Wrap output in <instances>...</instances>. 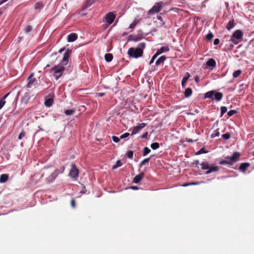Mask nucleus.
I'll use <instances>...</instances> for the list:
<instances>
[{"instance_id":"obj_1","label":"nucleus","mask_w":254,"mask_h":254,"mask_svg":"<svg viewBox=\"0 0 254 254\" xmlns=\"http://www.w3.org/2000/svg\"><path fill=\"white\" fill-rule=\"evenodd\" d=\"M146 44L144 42L140 43L138 44L137 48H130L127 51V55L130 58H138L142 56L143 50L145 48Z\"/></svg>"},{"instance_id":"obj_2","label":"nucleus","mask_w":254,"mask_h":254,"mask_svg":"<svg viewBox=\"0 0 254 254\" xmlns=\"http://www.w3.org/2000/svg\"><path fill=\"white\" fill-rule=\"evenodd\" d=\"M64 66L59 64L50 69V72L53 74L56 80L59 79L63 75L65 68Z\"/></svg>"},{"instance_id":"obj_3","label":"nucleus","mask_w":254,"mask_h":254,"mask_svg":"<svg viewBox=\"0 0 254 254\" xmlns=\"http://www.w3.org/2000/svg\"><path fill=\"white\" fill-rule=\"evenodd\" d=\"M240 157V153L237 152H234L231 157H225L224 159L221 161L219 164L221 165H232L236 162Z\"/></svg>"},{"instance_id":"obj_4","label":"nucleus","mask_w":254,"mask_h":254,"mask_svg":"<svg viewBox=\"0 0 254 254\" xmlns=\"http://www.w3.org/2000/svg\"><path fill=\"white\" fill-rule=\"evenodd\" d=\"M243 35V32L241 30H237L233 33L230 41L233 44L237 45L242 40Z\"/></svg>"},{"instance_id":"obj_5","label":"nucleus","mask_w":254,"mask_h":254,"mask_svg":"<svg viewBox=\"0 0 254 254\" xmlns=\"http://www.w3.org/2000/svg\"><path fill=\"white\" fill-rule=\"evenodd\" d=\"M164 5V3L163 1H159L156 2L153 7L148 11V13L149 15H152L157 13L161 11L162 7Z\"/></svg>"},{"instance_id":"obj_6","label":"nucleus","mask_w":254,"mask_h":254,"mask_svg":"<svg viewBox=\"0 0 254 254\" xmlns=\"http://www.w3.org/2000/svg\"><path fill=\"white\" fill-rule=\"evenodd\" d=\"M143 34L141 30H139L137 31V34L136 35H130L128 37V41H131L134 42H137L143 38Z\"/></svg>"},{"instance_id":"obj_7","label":"nucleus","mask_w":254,"mask_h":254,"mask_svg":"<svg viewBox=\"0 0 254 254\" xmlns=\"http://www.w3.org/2000/svg\"><path fill=\"white\" fill-rule=\"evenodd\" d=\"M71 168L69 173L70 177L73 179H77L78 177L79 170L76 168L74 164H71Z\"/></svg>"},{"instance_id":"obj_8","label":"nucleus","mask_w":254,"mask_h":254,"mask_svg":"<svg viewBox=\"0 0 254 254\" xmlns=\"http://www.w3.org/2000/svg\"><path fill=\"white\" fill-rule=\"evenodd\" d=\"M60 173L58 169H56L48 177L46 178L47 183H51L55 181Z\"/></svg>"},{"instance_id":"obj_9","label":"nucleus","mask_w":254,"mask_h":254,"mask_svg":"<svg viewBox=\"0 0 254 254\" xmlns=\"http://www.w3.org/2000/svg\"><path fill=\"white\" fill-rule=\"evenodd\" d=\"M28 82L26 85V87L27 88H30L32 87L33 85H36L37 80L35 77H34V74L31 73L28 78Z\"/></svg>"},{"instance_id":"obj_10","label":"nucleus","mask_w":254,"mask_h":254,"mask_svg":"<svg viewBox=\"0 0 254 254\" xmlns=\"http://www.w3.org/2000/svg\"><path fill=\"white\" fill-rule=\"evenodd\" d=\"M71 50L68 49L64 54L63 58L61 64L66 65L68 62V59L70 56Z\"/></svg>"},{"instance_id":"obj_11","label":"nucleus","mask_w":254,"mask_h":254,"mask_svg":"<svg viewBox=\"0 0 254 254\" xmlns=\"http://www.w3.org/2000/svg\"><path fill=\"white\" fill-rule=\"evenodd\" d=\"M115 18H116L115 14H114V13L112 12H110L106 14V15L105 16V20H106V22L108 24H111L113 22Z\"/></svg>"},{"instance_id":"obj_12","label":"nucleus","mask_w":254,"mask_h":254,"mask_svg":"<svg viewBox=\"0 0 254 254\" xmlns=\"http://www.w3.org/2000/svg\"><path fill=\"white\" fill-rule=\"evenodd\" d=\"M146 125V124L143 123L139 124L138 126L133 127L132 130L131 135L137 133L141 130V129L144 127Z\"/></svg>"},{"instance_id":"obj_13","label":"nucleus","mask_w":254,"mask_h":254,"mask_svg":"<svg viewBox=\"0 0 254 254\" xmlns=\"http://www.w3.org/2000/svg\"><path fill=\"white\" fill-rule=\"evenodd\" d=\"M144 177V173L143 172H141L134 177L133 182L134 183L137 184Z\"/></svg>"},{"instance_id":"obj_14","label":"nucleus","mask_w":254,"mask_h":254,"mask_svg":"<svg viewBox=\"0 0 254 254\" xmlns=\"http://www.w3.org/2000/svg\"><path fill=\"white\" fill-rule=\"evenodd\" d=\"M190 75L189 72H186L184 75V76L183 78V79L182 80V86L183 88H185L186 86V84L189 79V78L190 77Z\"/></svg>"},{"instance_id":"obj_15","label":"nucleus","mask_w":254,"mask_h":254,"mask_svg":"<svg viewBox=\"0 0 254 254\" xmlns=\"http://www.w3.org/2000/svg\"><path fill=\"white\" fill-rule=\"evenodd\" d=\"M77 39V35L74 33H72L69 34L67 36V41L68 42H72L75 41Z\"/></svg>"},{"instance_id":"obj_16","label":"nucleus","mask_w":254,"mask_h":254,"mask_svg":"<svg viewBox=\"0 0 254 254\" xmlns=\"http://www.w3.org/2000/svg\"><path fill=\"white\" fill-rule=\"evenodd\" d=\"M218 170L219 167L217 166H209L208 170L206 172V174H208L214 172H216Z\"/></svg>"},{"instance_id":"obj_17","label":"nucleus","mask_w":254,"mask_h":254,"mask_svg":"<svg viewBox=\"0 0 254 254\" xmlns=\"http://www.w3.org/2000/svg\"><path fill=\"white\" fill-rule=\"evenodd\" d=\"M207 66L214 67L216 65L215 61L213 59H209L206 63Z\"/></svg>"},{"instance_id":"obj_18","label":"nucleus","mask_w":254,"mask_h":254,"mask_svg":"<svg viewBox=\"0 0 254 254\" xmlns=\"http://www.w3.org/2000/svg\"><path fill=\"white\" fill-rule=\"evenodd\" d=\"M169 51V48L168 46H163L161 47L160 49H158L157 51L156 52V54H158V55L159 56L161 54L168 52Z\"/></svg>"},{"instance_id":"obj_19","label":"nucleus","mask_w":254,"mask_h":254,"mask_svg":"<svg viewBox=\"0 0 254 254\" xmlns=\"http://www.w3.org/2000/svg\"><path fill=\"white\" fill-rule=\"evenodd\" d=\"M213 96H214L215 99L217 101H220L223 96V94L221 92L215 91Z\"/></svg>"},{"instance_id":"obj_20","label":"nucleus","mask_w":254,"mask_h":254,"mask_svg":"<svg viewBox=\"0 0 254 254\" xmlns=\"http://www.w3.org/2000/svg\"><path fill=\"white\" fill-rule=\"evenodd\" d=\"M192 93V91L190 88H187L186 89L185 92H184V95L186 98H189L190 97Z\"/></svg>"},{"instance_id":"obj_21","label":"nucleus","mask_w":254,"mask_h":254,"mask_svg":"<svg viewBox=\"0 0 254 254\" xmlns=\"http://www.w3.org/2000/svg\"><path fill=\"white\" fill-rule=\"evenodd\" d=\"M249 166L250 164L248 163H242L239 167V169L242 172H245Z\"/></svg>"},{"instance_id":"obj_22","label":"nucleus","mask_w":254,"mask_h":254,"mask_svg":"<svg viewBox=\"0 0 254 254\" xmlns=\"http://www.w3.org/2000/svg\"><path fill=\"white\" fill-rule=\"evenodd\" d=\"M166 57L165 56H162L160 57L155 62V64L156 65H159L163 63L166 60Z\"/></svg>"},{"instance_id":"obj_23","label":"nucleus","mask_w":254,"mask_h":254,"mask_svg":"<svg viewBox=\"0 0 254 254\" xmlns=\"http://www.w3.org/2000/svg\"><path fill=\"white\" fill-rule=\"evenodd\" d=\"M54 101L52 98H48L45 101L44 104L47 107L52 106Z\"/></svg>"},{"instance_id":"obj_24","label":"nucleus","mask_w":254,"mask_h":254,"mask_svg":"<svg viewBox=\"0 0 254 254\" xmlns=\"http://www.w3.org/2000/svg\"><path fill=\"white\" fill-rule=\"evenodd\" d=\"M8 175L7 174H2L0 177V183H5L8 180Z\"/></svg>"},{"instance_id":"obj_25","label":"nucleus","mask_w":254,"mask_h":254,"mask_svg":"<svg viewBox=\"0 0 254 254\" xmlns=\"http://www.w3.org/2000/svg\"><path fill=\"white\" fill-rule=\"evenodd\" d=\"M214 93H215V91H213V90L208 91L204 94V98H212V97L214 95Z\"/></svg>"},{"instance_id":"obj_26","label":"nucleus","mask_w":254,"mask_h":254,"mask_svg":"<svg viewBox=\"0 0 254 254\" xmlns=\"http://www.w3.org/2000/svg\"><path fill=\"white\" fill-rule=\"evenodd\" d=\"M113 56L112 54L108 53V54H105V59L106 61L107 62H110L112 61V60H113Z\"/></svg>"},{"instance_id":"obj_27","label":"nucleus","mask_w":254,"mask_h":254,"mask_svg":"<svg viewBox=\"0 0 254 254\" xmlns=\"http://www.w3.org/2000/svg\"><path fill=\"white\" fill-rule=\"evenodd\" d=\"M44 6L43 3L40 1L36 2L34 5V8L35 9L40 10L42 9Z\"/></svg>"},{"instance_id":"obj_28","label":"nucleus","mask_w":254,"mask_h":254,"mask_svg":"<svg viewBox=\"0 0 254 254\" xmlns=\"http://www.w3.org/2000/svg\"><path fill=\"white\" fill-rule=\"evenodd\" d=\"M234 25H235V23L234 22V20L233 19L232 20L230 21L227 23V26H226V28L228 30H230L231 29H232L234 27Z\"/></svg>"},{"instance_id":"obj_29","label":"nucleus","mask_w":254,"mask_h":254,"mask_svg":"<svg viewBox=\"0 0 254 254\" xmlns=\"http://www.w3.org/2000/svg\"><path fill=\"white\" fill-rule=\"evenodd\" d=\"M151 157H152V156H150V157H148L147 158L144 159L143 160H142L140 162V163L139 164V166L141 167L142 166L146 165V164L148 163V162L150 161V160Z\"/></svg>"},{"instance_id":"obj_30","label":"nucleus","mask_w":254,"mask_h":254,"mask_svg":"<svg viewBox=\"0 0 254 254\" xmlns=\"http://www.w3.org/2000/svg\"><path fill=\"white\" fill-rule=\"evenodd\" d=\"M201 169L203 170L208 169L209 165L207 162H203L201 164Z\"/></svg>"},{"instance_id":"obj_31","label":"nucleus","mask_w":254,"mask_h":254,"mask_svg":"<svg viewBox=\"0 0 254 254\" xmlns=\"http://www.w3.org/2000/svg\"><path fill=\"white\" fill-rule=\"evenodd\" d=\"M150 147L153 150H156L159 147V144L158 142H154L150 145Z\"/></svg>"},{"instance_id":"obj_32","label":"nucleus","mask_w":254,"mask_h":254,"mask_svg":"<svg viewBox=\"0 0 254 254\" xmlns=\"http://www.w3.org/2000/svg\"><path fill=\"white\" fill-rule=\"evenodd\" d=\"M213 37L214 36L213 33L212 32H209L206 35L205 38L207 41H210L212 39Z\"/></svg>"},{"instance_id":"obj_33","label":"nucleus","mask_w":254,"mask_h":254,"mask_svg":"<svg viewBox=\"0 0 254 254\" xmlns=\"http://www.w3.org/2000/svg\"><path fill=\"white\" fill-rule=\"evenodd\" d=\"M150 152V149L149 148L145 147L143 148V156H145L146 155H147L148 154H149Z\"/></svg>"},{"instance_id":"obj_34","label":"nucleus","mask_w":254,"mask_h":254,"mask_svg":"<svg viewBox=\"0 0 254 254\" xmlns=\"http://www.w3.org/2000/svg\"><path fill=\"white\" fill-rule=\"evenodd\" d=\"M220 111H221V114H220V116L221 117H222L223 114L224 113H225L226 112H227V108L225 106H222L220 108Z\"/></svg>"},{"instance_id":"obj_35","label":"nucleus","mask_w":254,"mask_h":254,"mask_svg":"<svg viewBox=\"0 0 254 254\" xmlns=\"http://www.w3.org/2000/svg\"><path fill=\"white\" fill-rule=\"evenodd\" d=\"M242 71L241 70H237L234 71L233 73V76L234 78H237L241 74Z\"/></svg>"},{"instance_id":"obj_36","label":"nucleus","mask_w":254,"mask_h":254,"mask_svg":"<svg viewBox=\"0 0 254 254\" xmlns=\"http://www.w3.org/2000/svg\"><path fill=\"white\" fill-rule=\"evenodd\" d=\"M75 113V110H66L64 111V113L67 116H69Z\"/></svg>"},{"instance_id":"obj_37","label":"nucleus","mask_w":254,"mask_h":254,"mask_svg":"<svg viewBox=\"0 0 254 254\" xmlns=\"http://www.w3.org/2000/svg\"><path fill=\"white\" fill-rule=\"evenodd\" d=\"M133 152L131 150L128 151L127 153V156L129 159H132L133 158Z\"/></svg>"},{"instance_id":"obj_38","label":"nucleus","mask_w":254,"mask_h":254,"mask_svg":"<svg viewBox=\"0 0 254 254\" xmlns=\"http://www.w3.org/2000/svg\"><path fill=\"white\" fill-rule=\"evenodd\" d=\"M208 151H206L204 147H202L196 153V154L199 155L202 153H206Z\"/></svg>"},{"instance_id":"obj_39","label":"nucleus","mask_w":254,"mask_h":254,"mask_svg":"<svg viewBox=\"0 0 254 254\" xmlns=\"http://www.w3.org/2000/svg\"><path fill=\"white\" fill-rule=\"evenodd\" d=\"M32 30V27L30 25H27L24 29V30L25 33H28Z\"/></svg>"},{"instance_id":"obj_40","label":"nucleus","mask_w":254,"mask_h":254,"mask_svg":"<svg viewBox=\"0 0 254 254\" xmlns=\"http://www.w3.org/2000/svg\"><path fill=\"white\" fill-rule=\"evenodd\" d=\"M237 113V111L236 110H232L229 111L227 113V115L229 117H231L233 115H234L235 114H236Z\"/></svg>"},{"instance_id":"obj_41","label":"nucleus","mask_w":254,"mask_h":254,"mask_svg":"<svg viewBox=\"0 0 254 254\" xmlns=\"http://www.w3.org/2000/svg\"><path fill=\"white\" fill-rule=\"evenodd\" d=\"M222 137L224 139L227 140L230 138V134L229 132L222 134Z\"/></svg>"},{"instance_id":"obj_42","label":"nucleus","mask_w":254,"mask_h":254,"mask_svg":"<svg viewBox=\"0 0 254 254\" xmlns=\"http://www.w3.org/2000/svg\"><path fill=\"white\" fill-rule=\"evenodd\" d=\"M122 163L121 162V161L120 160H118L117 162H116V165L113 166V169H116L118 167H119L120 166H122Z\"/></svg>"},{"instance_id":"obj_43","label":"nucleus","mask_w":254,"mask_h":254,"mask_svg":"<svg viewBox=\"0 0 254 254\" xmlns=\"http://www.w3.org/2000/svg\"><path fill=\"white\" fill-rule=\"evenodd\" d=\"M138 21L137 20H134L131 24H130L129 27V28L133 29L135 27V26L137 25Z\"/></svg>"},{"instance_id":"obj_44","label":"nucleus","mask_w":254,"mask_h":254,"mask_svg":"<svg viewBox=\"0 0 254 254\" xmlns=\"http://www.w3.org/2000/svg\"><path fill=\"white\" fill-rule=\"evenodd\" d=\"M157 56H158V54H156L155 53L152 57L150 62H149V64H152L153 63V62L154 61L155 59L157 57Z\"/></svg>"},{"instance_id":"obj_45","label":"nucleus","mask_w":254,"mask_h":254,"mask_svg":"<svg viewBox=\"0 0 254 254\" xmlns=\"http://www.w3.org/2000/svg\"><path fill=\"white\" fill-rule=\"evenodd\" d=\"M25 134V131L23 130L21 133L19 134V136H18V139L20 140V139H22V138L24 136Z\"/></svg>"},{"instance_id":"obj_46","label":"nucleus","mask_w":254,"mask_h":254,"mask_svg":"<svg viewBox=\"0 0 254 254\" xmlns=\"http://www.w3.org/2000/svg\"><path fill=\"white\" fill-rule=\"evenodd\" d=\"M129 133L126 132L120 136V138L123 139V138H126V137H128L129 136Z\"/></svg>"},{"instance_id":"obj_47","label":"nucleus","mask_w":254,"mask_h":254,"mask_svg":"<svg viewBox=\"0 0 254 254\" xmlns=\"http://www.w3.org/2000/svg\"><path fill=\"white\" fill-rule=\"evenodd\" d=\"M112 139L115 142H118L120 141V138L116 136H113Z\"/></svg>"},{"instance_id":"obj_48","label":"nucleus","mask_w":254,"mask_h":254,"mask_svg":"<svg viewBox=\"0 0 254 254\" xmlns=\"http://www.w3.org/2000/svg\"><path fill=\"white\" fill-rule=\"evenodd\" d=\"M70 204H71L72 207H73V208L75 207V201L74 199H72L71 200Z\"/></svg>"},{"instance_id":"obj_49","label":"nucleus","mask_w":254,"mask_h":254,"mask_svg":"<svg viewBox=\"0 0 254 254\" xmlns=\"http://www.w3.org/2000/svg\"><path fill=\"white\" fill-rule=\"evenodd\" d=\"M10 92H8V93L6 94L5 95H4L2 98L0 99L2 101H5V99L7 97V96L10 94Z\"/></svg>"},{"instance_id":"obj_50","label":"nucleus","mask_w":254,"mask_h":254,"mask_svg":"<svg viewBox=\"0 0 254 254\" xmlns=\"http://www.w3.org/2000/svg\"><path fill=\"white\" fill-rule=\"evenodd\" d=\"M147 136H148V132H145L142 134L141 137V138H145L146 139L147 138Z\"/></svg>"},{"instance_id":"obj_51","label":"nucleus","mask_w":254,"mask_h":254,"mask_svg":"<svg viewBox=\"0 0 254 254\" xmlns=\"http://www.w3.org/2000/svg\"><path fill=\"white\" fill-rule=\"evenodd\" d=\"M5 103V101H2L0 100V110L4 106Z\"/></svg>"},{"instance_id":"obj_52","label":"nucleus","mask_w":254,"mask_h":254,"mask_svg":"<svg viewBox=\"0 0 254 254\" xmlns=\"http://www.w3.org/2000/svg\"><path fill=\"white\" fill-rule=\"evenodd\" d=\"M219 42H220L219 39L218 38H216L214 41V45H217L219 44Z\"/></svg>"},{"instance_id":"obj_53","label":"nucleus","mask_w":254,"mask_h":254,"mask_svg":"<svg viewBox=\"0 0 254 254\" xmlns=\"http://www.w3.org/2000/svg\"><path fill=\"white\" fill-rule=\"evenodd\" d=\"M194 80L196 82V83H198L199 81V78L198 76H196L195 77H194Z\"/></svg>"},{"instance_id":"obj_54","label":"nucleus","mask_w":254,"mask_h":254,"mask_svg":"<svg viewBox=\"0 0 254 254\" xmlns=\"http://www.w3.org/2000/svg\"><path fill=\"white\" fill-rule=\"evenodd\" d=\"M5 7H1L0 8V14H2L4 10L5 9Z\"/></svg>"},{"instance_id":"obj_55","label":"nucleus","mask_w":254,"mask_h":254,"mask_svg":"<svg viewBox=\"0 0 254 254\" xmlns=\"http://www.w3.org/2000/svg\"><path fill=\"white\" fill-rule=\"evenodd\" d=\"M104 95H105L104 93H99L97 94V96L99 97H102V96H104Z\"/></svg>"},{"instance_id":"obj_56","label":"nucleus","mask_w":254,"mask_h":254,"mask_svg":"<svg viewBox=\"0 0 254 254\" xmlns=\"http://www.w3.org/2000/svg\"><path fill=\"white\" fill-rule=\"evenodd\" d=\"M190 186L197 185L199 184V183L198 182H192V183H190Z\"/></svg>"},{"instance_id":"obj_57","label":"nucleus","mask_w":254,"mask_h":254,"mask_svg":"<svg viewBox=\"0 0 254 254\" xmlns=\"http://www.w3.org/2000/svg\"><path fill=\"white\" fill-rule=\"evenodd\" d=\"M190 186V183H185L182 185L183 187H188Z\"/></svg>"},{"instance_id":"obj_58","label":"nucleus","mask_w":254,"mask_h":254,"mask_svg":"<svg viewBox=\"0 0 254 254\" xmlns=\"http://www.w3.org/2000/svg\"><path fill=\"white\" fill-rule=\"evenodd\" d=\"M65 50V48H62L59 51V52L61 53L62 52H63L64 50Z\"/></svg>"},{"instance_id":"obj_59","label":"nucleus","mask_w":254,"mask_h":254,"mask_svg":"<svg viewBox=\"0 0 254 254\" xmlns=\"http://www.w3.org/2000/svg\"><path fill=\"white\" fill-rule=\"evenodd\" d=\"M219 135V131H217L215 133V136H218Z\"/></svg>"},{"instance_id":"obj_60","label":"nucleus","mask_w":254,"mask_h":254,"mask_svg":"<svg viewBox=\"0 0 254 254\" xmlns=\"http://www.w3.org/2000/svg\"><path fill=\"white\" fill-rule=\"evenodd\" d=\"M131 188L133 190H137L138 188L136 186H132L131 187Z\"/></svg>"},{"instance_id":"obj_61","label":"nucleus","mask_w":254,"mask_h":254,"mask_svg":"<svg viewBox=\"0 0 254 254\" xmlns=\"http://www.w3.org/2000/svg\"><path fill=\"white\" fill-rule=\"evenodd\" d=\"M157 18H158V20H160L161 21L163 20V18L161 16H157Z\"/></svg>"},{"instance_id":"obj_62","label":"nucleus","mask_w":254,"mask_h":254,"mask_svg":"<svg viewBox=\"0 0 254 254\" xmlns=\"http://www.w3.org/2000/svg\"><path fill=\"white\" fill-rule=\"evenodd\" d=\"M2 2L3 3L5 2H6L7 1H8V0H1Z\"/></svg>"},{"instance_id":"obj_63","label":"nucleus","mask_w":254,"mask_h":254,"mask_svg":"<svg viewBox=\"0 0 254 254\" xmlns=\"http://www.w3.org/2000/svg\"><path fill=\"white\" fill-rule=\"evenodd\" d=\"M198 162H199L198 160H196V164H198Z\"/></svg>"},{"instance_id":"obj_64","label":"nucleus","mask_w":254,"mask_h":254,"mask_svg":"<svg viewBox=\"0 0 254 254\" xmlns=\"http://www.w3.org/2000/svg\"><path fill=\"white\" fill-rule=\"evenodd\" d=\"M3 3L2 2L1 0H0V5L2 4Z\"/></svg>"}]
</instances>
